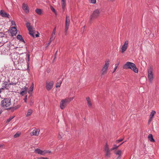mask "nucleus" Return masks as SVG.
<instances>
[{
  "mask_svg": "<svg viewBox=\"0 0 159 159\" xmlns=\"http://www.w3.org/2000/svg\"><path fill=\"white\" fill-rule=\"evenodd\" d=\"M2 107L6 109H10L11 107V99L10 98H4L1 102Z\"/></svg>",
  "mask_w": 159,
  "mask_h": 159,
  "instance_id": "f257e3e1",
  "label": "nucleus"
},
{
  "mask_svg": "<svg viewBox=\"0 0 159 159\" xmlns=\"http://www.w3.org/2000/svg\"><path fill=\"white\" fill-rule=\"evenodd\" d=\"M123 68L125 69H130L135 73H137L138 72V69L136 67L135 64L132 62H127L124 65Z\"/></svg>",
  "mask_w": 159,
  "mask_h": 159,
  "instance_id": "f03ea898",
  "label": "nucleus"
},
{
  "mask_svg": "<svg viewBox=\"0 0 159 159\" xmlns=\"http://www.w3.org/2000/svg\"><path fill=\"white\" fill-rule=\"evenodd\" d=\"M70 17L69 16H66L65 23V28L64 29V34L65 35L67 34L68 30L69 28L70 25Z\"/></svg>",
  "mask_w": 159,
  "mask_h": 159,
  "instance_id": "7ed1b4c3",
  "label": "nucleus"
},
{
  "mask_svg": "<svg viewBox=\"0 0 159 159\" xmlns=\"http://www.w3.org/2000/svg\"><path fill=\"white\" fill-rule=\"evenodd\" d=\"M148 78L150 82H152L153 80V67L152 66H150L148 70Z\"/></svg>",
  "mask_w": 159,
  "mask_h": 159,
  "instance_id": "20e7f679",
  "label": "nucleus"
},
{
  "mask_svg": "<svg viewBox=\"0 0 159 159\" xmlns=\"http://www.w3.org/2000/svg\"><path fill=\"white\" fill-rule=\"evenodd\" d=\"M109 62L110 61L109 60L105 61V64L101 70V74L102 75H104L107 73V70L109 66Z\"/></svg>",
  "mask_w": 159,
  "mask_h": 159,
  "instance_id": "39448f33",
  "label": "nucleus"
},
{
  "mask_svg": "<svg viewBox=\"0 0 159 159\" xmlns=\"http://www.w3.org/2000/svg\"><path fill=\"white\" fill-rule=\"evenodd\" d=\"M99 10L97 9L94 11L92 14L90 16V20H91L94 19L96 18L99 16L100 13Z\"/></svg>",
  "mask_w": 159,
  "mask_h": 159,
  "instance_id": "423d86ee",
  "label": "nucleus"
},
{
  "mask_svg": "<svg viewBox=\"0 0 159 159\" xmlns=\"http://www.w3.org/2000/svg\"><path fill=\"white\" fill-rule=\"evenodd\" d=\"M3 83L2 84V88L1 89L4 90L5 89H9V88L10 87V84H9V80L8 81H6L4 80L3 81Z\"/></svg>",
  "mask_w": 159,
  "mask_h": 159,
  "instance_id": "0eeeda50",
  "label": "nucleus"
},
{
  "mask_svg": "<svg viewBox=\"0 0 159 159\" xmlns=\"http://www.w3.org/2000/svg\"><path fill=\"white\" fill-rule=\"evenodd\" d=\"M104 151L105 152V155L106 157H110L111 153L110 152L111 150H109L108 145L106 143L104 147Z\"/></svg>",
  "mask_w": 159,
  "mask_h": 159,
  "instance_id": "6e6552de",
  "label": "nucleus"
},
{
  "mask_svg": "<svg viewBox=\"0 0 159 159\" xmlns=\"http://www.w3.org/2000/svg\"><path fill=\"white\" fill-rule=\"evenodd\" d=\"M128 43L129 42L128 41L126 40L125 41L124 43L121 48V52L122 53H123L126 51L128 46Z\"/></svg>",
  "mask_w": 159,
  "mask_h": 159,
  "instance_id": "1a4fd4ad",
  "label": "nucleus"
},
{
  "mask_svg": "<svg viewBox=\"0 0 159 159\" xmlns=\"http://www.w3.org/2000/svg\"><path fill=\"white\" fill-rule=\"evenodd\" d=\"M46 84V88L49 91L50 90L52 87L53 84V81H51L49 83L47 82Z\"/></svg>",
  "mask_w": 159,
  "mask_h": 159,
  "instance_id": "9d476101",
  "label": "nucleus"
},
{
  "mask_svg": "<svg viewBox=\"0 0 159 159\" xmlns=\"http://www.w3.org/2000/svg\"><path fill=\"white\" fill-rule=\"evenodd\" d=\"M28 89V87L26 86H25L23 88H21L20 93V94L22 96H23L26 94L27 93Z\"/></svg>",
  "mask_w": 159,
  "mask_h": 159,
  "instance_id": "9b49d317",
  "label": "nucleus"
},
{
  "mask_svg": "<svg viewBox=\"0 0 159 159\" xmlns=\"http://www.w3.org/2000/svg\"><path fill=\"white\" fill-rule=\"evenodd\" d=\"M10 31L12 36L16 35L17 32L16 28L15 27H12Z\"/></svg>",
  "mask_w": 159,
  "mask_h": 159,
  "instance_id": "f8f14e48",
  "label": "nucleus"
},
{
  "mask_svg": "<svg viewBox=\"0 0 159 159\" xmlns=\"http://www.w3.org/2000/svg\"><path fill=\"white\" fill-rule=\"evenodd\" d=\"M60 107L61 109H63L67 106V104L63 100H61L60 103Z\"/></svg>",
  "mask_w": 159,
  "mask_h": 159,
  "instance_id": "ddd939ff",
  "label": "nucleus"
},
{
  "mask_svg": "<svg viewBox=\"0 0 159 159\" xmlns=\"http://www.w3.org/2000/svg\"><path fill=\"white\" fill-rule=\"evenodd\" d=\"M22 8L25 11L26 13H28L29 12V7L25 4L23 3L22 6Z\"/></svg>",
  "mask_w": 159,
  "mask_h": 159,
  "instance_id": "4468645a",
  "label": "nucleus"
},
{
  "mask_svg": "<svg viewBox=\"0 0 159 159\" xmlns=\"http://www.w3.org/2000/svg\"><path fill=\"white\" fill-rule=\"evenodd\" d=\"M0 14L1 16L4 17L8 18L9 15V14L6 13L3 10H1L0 11Z\"/></svg>",
  "mask_w": 159,
  "mask_h": 159,
  "instance_id": "2eb2a0df",
  "label": "nucleus"
},
{
  "mask_svg": "<svg viewBox=\"0 0 159 159\" xmlns=\"http://www.w3.org/2000/svg\"><path fill=\"white\" fill-rule=\"evenodd\" d=\"M34 152H35L39 154L42 155H45L44 151H42L39 148L35 149Z\"/></svg>",
  "mask_w": 159,
  "mask_h": 159,
  "instance_id": "dca6fc26",
  "label": "nucleus"
},
{
  "mask_svg": "<svg viewBox=\"0 0 159 159\" xmlns=\"http://www.w3.org/2000/svg\"><path fill=\"white\" fill-rule=\"evenodd\" d=\"M40 130L39 129H36L34 130L32 132L33 135L38 136V135Z\"/></svg>",
  "mask_w": 159,
  "mask_h": 159,
  "instance_id": "f3484780",
  "label": "nucleus"
},
{
  "mask_svg": "<svg viewBox=\"0 0 159 159\" xmlns=\"http://www.w3.org/2000/svg\"><path fill=\"white\" fill-rule=\"evenodd\" d=\"M74 99V97L67 98L65 99H63L66 103L67 105L71 101L73 100Z\"/></svg>",
  "mask_w": 159,
  "mask_h": 159,
  "instance_id": "a211bd4d",
  "label": "nucleus"
},
{
  "mask_svg": "<svg viewBox=\"0 0 159 159\" xmlns=\"http://www.w3.org/2000/svg\"><path fill=\"white\" fill-rule=\"evenodd\" d=\"M148 139L151 142H155V141L153 137V136L151 134H150L148 135Z\"/></svg>",
  "mask_w": 159,
  "mask_h": 159,
  "instance_id": "6ab92c4d",
  "label": "nucleus"
},
{
  "mask_svg": "<svg viewBox=\"0 0 159 159\" xmlns=\"http://www.w3.org/2000/svg\"><path fill=\"white\" fill-rule=\"evenodd\" d=\"M86 99L87 101L89 107H91L92 106V104L91 102L90 98L89 97H88L86 98Z\"/></svg>",
  "mask_w": 159,
  "mask_h": 159,
  "instance_id": "aec40b11",
  "label": "nucleus"
},
{
  "mask_svg": "<svg viewBox=\"0 0 159 159\" xmlns=\"http://www.w3.org/2000/svg\"><path fill=\"white\" fill-rule=\"evenodd\" d=\"M36 12L39 15H40L43 14V11L40 9H36L35 10Z\"/></svg>",
  "mask_w": 159,
  "mask_h": 159,
  "instance_id": "412c9836",
  "label": "nucleus"
},
{
  "mask_svg": "<svg viewBox=\"0 0 159 159\" xmlns=\"http://www.w3.org/2000/svg\"><path fill=\"white\" fill-rule=\"evenodd\" d=\"M17 38L20 41H21L25 43V41L23 39V38L22 35L19 34L17 36Z\"/></svg>",
  "mask_w": 159,
  "mask_h": 159,
  "instance_id": "4be33fe9",
  "label": "nucleus"
},
{
  "mask_svg": "<svg viewBox=\"0 0 159 159\" xmlns=\"http://www.w3.org/2000/svg\"><path fill=\"white\" fill-rule=\"evenodd\" d=\"M29 31V33L32 37H34V34L33 31V29H32L31 30H28Z\"/></svg>",
  "mask_w": 159,
  "mask_h": 159,
  "instance_id": "5701e85b",
  "label": "nucleus"
},
{
  "mask_svg": "<svg viewBox=\"0 0 159 159\" xmlns=\"http://www.w3.org/2000/svg\"><path fill=\"white\" fill-rule=\"evenodd\" d=\"M30 55L29 54H27L26 55V60L27 61V65L28 66L29 65V62L30 61Z\"/></svg>",
  "mask_w": 159,
  "mask_h": 159,
  "instance_id": "b1692460",
  "label": "nucleus"
},
{
  "mask_svg": "<svg viewBox=\"0 0 159 159\" xmlns=\"http://www.w3.org/2000/svg\"><path fill=\"white\" fill-rule=\"evenodd\" d=\"M66 0H61V4H62V7L63 8V9L64 10L65 9V3Z\"/></svg>",
  "mask_w": 159,
  "mask_h": 159,
  "instance_id": "393cba45",
  "label": "nucleus"
},
{
  "mask_svg": "<svg viewBox=\"0 0 159 159\" xmlns=\"http://www.w3.org/2000/svg\"><path fill=\"white\" fill-rule=\"evenodd\" d=\"M26 25L28 29V30H31L33 28L30 26V23L29 22H27L26 23Z\"/></svg>",
  "mask_w": 159,
  "mask_h": 159,
  "instance_id": "a878e982",
  "label": "nucleus"
},
{
  "mask_svg": "<svg viewBox=\"0 0 159 159\" xmlns=\"http://www.w3.org/2000/svg\"><path fill=\"white\" fill-rule=\"evenodd\" d=\"M34 88V84L33 83L32 85L30 88V90L28 91L29 93L30 94L32 92Z\"/></svg>",
  "mask_w": 159,
  "mask_h": 159,
  "instance_id": "bb28decb",
  "label": "nucleus"
},
{
  "mask_svg": "<svg viewBox=\"0 0 159 159\" xmlns=\"http://www.w3.org/2000/svg\"><path fill=\"white\" fill-rule=\"evenodd\" d=\"M33 112V111L32 110L30 109L28 110L27 112V114L26 115L27 116H30L32 114V113Z\"/></svg>",
  "mask_w": 159,
  "mask_h": 159,
  "instance_id": "cd10ccee",
  "label": "nucleus"
},
{
  "mask_svg": "<svg viewBox=\"0 0 159 159\" xmlns=\"http://www.w3.org/2000/svg\"><path fill=\"white\" fill-rule=\"evenodd\" d=\"M115 154L118 155V156H121L122 154V151L120 150H119L115 152Z\"/></svg>",
  "mask_w": 159,
  "mask_h": 159,
  "instance_id": "c85d7f7f",
  "label": "nucleus"
},
{
  "mask_svg": "<svg viewBox=\"0 0 159 159\" xmlns=\"http://www.w3.org/2000/svg\"><path fill=\"white\" fill-rule=\"evenodd\" d=\"M119 146H120V145L117 146L116 144L114 145L113 146V147L111 149V150L112 151V150L116 149Z\"/></svg>",
  "mask_w": 159,
  "mask_h": 159,
  "instance_id": "c756f323",
  "label": "nucleus"
},
{
  "mask_svg": "<svg viewBox=\"0 0 159 159\" xmlns=\"http://www.w3.org/2000/svg\"><path fill=\"white\" fill-rule=\"evenodd\" d=\"M156 113V111H152L149 117L153 118L154 115Z\"/></svg>",
  "mask_w": 159,
  "mask_h": 159,
  "instance_id": "7c9ffc66",
  "label": "nucleus"
},
{
  "mask_svg": "<svg viewBox=\"0 0 159 159\" xmlns=\"http://www.w3.org/2000/svg\"><path fill=\"white\" fill-rule=\"evenodd\" d=\"M20 132H18L16 133V134H15L14 135V138H16L18 137L20 135Z\"/></svg>",
  "mask_w": 159,
  "mask_h": 159,
  "instance_id": "2f4dec72",
  "label": "nucleus"
},
{
  "mask_svg": "<svg viewBox=\"0 0 159 159\" xmlns=\"http://www.w3.org/2000/svg\"><path fill=\"white\" fill-rule=\"evenodd\" d=\"M14 117L13 116L10 117L9 119L7 120V122H9L14 118Z\"/></svg>",
  "mask_w": 159,
  "mask_h": 159,
  "instance_id": "473e14b6",
  "label": "nucleus"
},
{
  "mask_svg": "<svg viewBox=\"0 0 159 159\" xmlns=\"http://www.w3.org/2000/svg\"><path fill=\"white\" fill-rule=\"evenodd\" d=\"M124 139V137H123V138L121 139H120L116 140V143H119V142L122 141Z\"/></svg>",
  "mask_w": 159,
  "mask_h": 159,
  "instance_id": "72a5a7b5",
  "label": "nucleus"
},
{
  "mask_svg": "<svg viewBox=\"0 0 159 159\" xmlns=\"http://www.w3.org/2000/svg\"><path fill=\"white\" fill-rule=\"evenodd\" d=\"M119 65V63L116 64L115 65V68L114 69V71H113V72H114L116 70Z\"/></svg>",
  "mask_w": 159,
  "mask_h": 159,
  "instance_id": "f704fd0d",
  "label": "nucleus"
},
{
  "mask_svg": "<svg viewBox=\"0 0 159 159\" xmlns=\"http://www.w3.org/2000/svg\"><path fill=\"white\" fill-rule=\"evenodd\" d=\"M61 82H60V83H57L56 84V88L60 87V86H61Z\"/></svg>",
  "mask_w": 159,
  "mask_h": 159,
  "instance_id": "c9c22d12",
  "label": "nucleus"
},
{
  "mask_svg": "<svg viewBox=\"0 0 159 159\" xmlns=\"http://www.w3.org/2000/svg\"><path fill=\"white\" fill-rule=\"evenodd\" d=\"M55 38V34H52L51 36V38H50L51 39V40H54Z\"/></svg>",
  "mask_w": 159,
  "mask_h": 159,
  "instance_id": "e433bc0d",
  "label": "nucleus"
},
{
  "mask_svg": "<svg viewBox=\"0 0 159 159\" xmlns=\"http://www.w3.org/2000/svg\"><path fill=\"white\" fill-rule=\"evenodd\" d=\"M17 83V82L14 83L12 82H11V83H10V82L9 81V84H10V86L11 85H16Z\"/></svg>",
  "mask_w": 159,
  "mask_h": 159,
  "instance_id": "4c0bfd02",
  "label": "nucleus"
},
{
  "mask_svg": "<svg viewBox=\"0 0 159 159\" xmlns=\"http://www.w3.org/2000/svg\"><path fill=\"white\" fill-rule=\"evenodd\" d=\"M90 2L92 3L95 4L96 3V0H90Z\"/></svg>",
  "mask_w": 159,
  "mask_h": 159,
  "instance_id": "58836bf2",
  "label": "nucleus"
},
{
  "mask_svg": "<svg viewBox=\"0 0 159 159\" xmlns=\"http://www.w3.org/2000/svg\"><path fill=\"white\" fill-rule=\"evenodd\" d=\"M27 95H26L25 96V98L24 99V100L25 102H27Z\"/></svg>",
  "mask_w": 159,
  "mask_h": 159,
  "instance_id": "ea45409f",
  "label": "nucleus"
},
{
  "mask_svg": "<svg viewBox=\"0 0 159 159\" xmlns=\"http://www.w3.org/2000/svg\"><path fill=\"white\" fill-rule=\"evenodd\" d=\"M51 9L53 12H55V9L52 6L51 7Z\"/></svg>",
  "mask_w": 159,
  "mask_h": 159,
  "instance_id": "a19ab883",
  "label": "nucleus"
},
{
  "mask_svg": "<svg viewBox=\"0 0 159 159\" xmlns=\"http://www.w3.org/2000/svg\"><path fill=\"white\" fill-rule=\"evenodd\" d=\"M56 29V27H55V28L53 29V32H52V34H53V35L55 34Z\"/></svg>",
  "mask_w": 159,
  "mask_h": 159,
  "instance_id": "79ce46f5",
  "label": "nucleus"
},
{
  "mask_svg": "<svg viewBox=\"0 0 159 159\" xmlns=\"http://www.w3.org/2000/svg\"><path fill=\"white\" fill-rule=\"evenodd\" d=\"M152 118L149 117V119L148 120V124H149L152 121Z\"/></svg>",
  "mask_w": 159,
  "mask_h": 159,
  "instance_id": "37998d69",
  "label": "nucleus"
},
{
  "mask_svg": "<svg viewBox=\"0 0 159 159\" xmlns=\"http://www.w3.org/2000/svg\"><path fill=\"white\" fill-rule=\"evenodd\" d=\"M45 154L47 153H51V151H44Z\"/></svg>",
  "mask_w": 159,
  "mask_h": 159,
  "instance_id": "c03bdc74",
  "label": "nucleus"
},
{
  "mask_svg": "<svg viewBox=\"0 0 159 159\" xmlns=\"http://www.w3.org/2000/svg\"><path fill=\"white\" fill-rule=\"evenodd\" d=\"M33 104V102L32 100H30V105H32Z\"/></svg>",
  "mask_w": 159,
  "mask_h": 159,
  "instance_id": "a18cd8bd",
  "label": "nucleus"
},
{
  "mask_svg": "<svg viewBox=\"0 0 159 159\" xmlns=\"http://www.w3.org/2000/svg\"><path fill=\"white\" fill-rule=\"evenodd\" d=\"M11 23L12 25H16V24L15 22L14 21H12Z\"/></svg>",
  "mask_w": 159,
  "mask_h": 159,
  "instance_id": "49530a36",
  "label": "nucleus"
},
{
  "mask_svg": "<svg viewBox=\"0 0 159 159\" xmlns=\"http://www.w3.org/2000/svg\"><path fill=\"white\" fill-rule=\"evenodd\" d=\"M58 138L59 139H61V136L60 134H59Z\"/></svg>",
  "mask_w": 159,
  "mask_h": 159,
  "instance_id": "de8ad7c7",
  "label": "nucleus"
},
{
  "mask_svg": "<svg viewBox=\"0 0 159 159\" xmlns=\"http://www.w3.org/2000/svg\"><path fill=\"white\" fill-rule=\"evenodd\" d=\"M121 158V156H118L116 159H120Z\"/></svg>",
  "mask_w": 159,
  "mask_h": 159,
  "instance_id": "09e8293b",
  "label": "nucleus"
},
{
  "mask_svg": "<svg viewBox=\"0 0 159 159\" xmlns=\"http://www.w3.org/2000/svg\"><path fill=\"white\" fill-rule=\"evenodd\" d=\"M53 40H51V39H50L49 40V43H51Z\"/></svg>",
  "mask_w": 159,
  "mask_h": 159,
  "instance_id": "8fccbe9b",
  "label": "nucleus"
},
{
  "mask_svg": "<svg viewBox=\"0 0 159 159\" xmlns=\"http://www.w3.org/2000/svg\"><path fill=\"white\" fill-rule=\"evenodd\" d=\"M57 51H56V53L55 55V58H54V59L56 57V54H57Z\"/></svg>",
  "mask_w": 159,
  "mask_h": 159,
  "instance_id": "3c124183",
  "label": "nucleus"
},
{
  "mask_svg": "<svg viewBox=\"0 0 159 159\" xmlns=\"http://www.w3.org/2000/svg\"><path fill=\"white\" fill-rule=\"evenodd\" d=\"M126 141H125L123 142H122V143H121V144L119 145H120H120H122V144H123V143L125 142H126Z\"/></svg>",
  "mask_w": 159,
  "mask_h": 159,
  "instance_id": "603ef678",
  "label": "nucleus"
},
{
  "mask_svg": "<svg viewBox=\"0 0 159 159\" xmlns=\"http://www.w3.org/2000/svg\"><path fill=\"white\" fill-rule=\"evenodd\" d=\"M3 145H0V148L2 147H3Z\"/></svg>",
  "mask_w": 159,
  "mask_h": 159,
  "instance_id": "864d4df0",
  "label": "nucleus"
},
{
  "mask_svg": "<svg viewBox=\"0 0 159 159\" xmlns=\"http://www.w3.org/2000/svg\"><path fill=\"white\" fill-rule=\"evenodd\" d=\"M36 37H39V35H38V34H36Z\"/></svg>",
  "mask_w": 159,
  "mask_h": 159,
  "instance_id": "5fc2aeb1",
  "label": "nucleus"
},
{
  "mask_svg": "<svg viewBox=\"0 0 159 159\" xmlns=\"http://www.w3.org/2000/svg\"><path fill=\"white\" fill-rule=\"evenodd\" d=\"M83 32H84V26L83 27Z\"/></svg>",
  "mask_w": 159,
  "mask_h": 159,
  "instance_id": "6e6d98bb",
  "label": "nucleus"
},
{
  "mask_svg": "<svg viewBox=\"0 0 159 159\" xmlns=\"http://www.w3.org/2000/svg\"><path fill=\"white\" fill-rule=\"evenodd\" d=\"M50 43H48V45H49L50 44Z\"/></svg>",
  "mask_w": 159,
  "mask_h": 159,
  "instance_id": "4d7b16f0",
  "label": "nucleus"
},
{
  "mask_svg": "<svg viewBox=\"0 0 159 159\" xmlns=\"http://www.w3.org/2000/svg\"><path fill=\"white\" fill-rule=\"evenodd\" d=\"M1 89H0V93H1Z\"/></svg>",
  "mask_w": 159,
  "mask_h": 159,
  "instance_id": "13d9d810",
  "label": "nucleus"
},
{
  "mask_svg": "<svg viewBox=\"0 0 159 159\" xmlns=\"http://www.w3.org/2000/svg\"><path fill=\"white\" fill-rule=\"evenodd\" d=\"M0 34H2V33H0Z\"/></svg>",
  "mask_w": 159,
  "mask_h": 159,
  "instance_id": "bf43d9fd",
  "label": "nucleus"
}]
</instances>
